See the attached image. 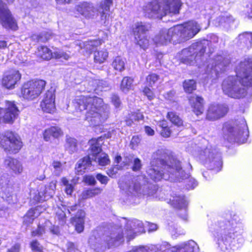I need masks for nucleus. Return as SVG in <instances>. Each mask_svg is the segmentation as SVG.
Here are the masks:
<instances>
[{
	"label": "nucleus",
	"instance_id": "obj_32",
	"mask_svg": "<svg viewBox=\"0 0 252 252\" xmlns=\"http://www.w3.org/2000/svg\"><path fill=\"white\" fill-rule=\"evenodd\" d=\"M85 213L82 210L77 212V215L72 219V223L75 226L76 230L81 233L84 230V217Z\"/></svg>",
	"mask_w": 252,
	"mask_h": 252
},
{
	"label": "nucleus",
	"instance_id": "obj_25",
	"mask_svg": "<svg viewBox=\"0 0 252 252\" xmlns=\"http://www.w3.org/2000/svg\"><path fill=\"white\" fill-rule=\"evenodd\" d=\"M76 10L82 16L87 18H93L96 13L97 10L90 3L83 2L76 7Z\"/></svg>",
	"mask_w": 252,
	"mask_h": 252
},
{
	"label": "nucleus",
	"instance_id": "obj_33",
	"mask_svg": "<svg viewBox=\"0 0 252 252\" xmlns=\"http://www.w3.org/2000/svg\"><path fill=\"white\" fill-rule=\"evenodd\" d=\"M124 190L126 194L130 197L138 196L141 194L140 184L133 182L129 184H126Z\"/></svg>",
	"mask_w": 252,
	"mask_h": 252
},
{
	"label": "nucleus",
	"instance_id": "obj_50",
	"mask_svg": "<svg viewBox=\"0 0 252 252\" xmlns=\"http://www.w3.org/2000/svg\"><path fill=\"white\" fill-rule=\"evenodd\" d=\"M52 166L54 169V174L56 176H60L63 169V164L58 161H53L52 163Z\"/></svg>",
	"mask_w": 252,
	"mask_h": 252
},
{
	"label": "nucleus",
	"instance_id": "obj_39",
	"mask_svg": "<svg viewBox=\"0 0 252 252\" xmlns=\"http://www.w3.org/2000/svg\"><path fill=\"white\" fill-rule=\"evenodd\" d=\"M108 57V52L105 48H99L94 53V60L96 63H103Z\"/></svg>",
	"mask_w": 252,
	"mask_h": 252
},
{
	"label": "nucleus",
	"instance_id": "obj_60",
	"mask_svg": "<svg viewBox=\"0 0 252 252\" xmlns=\"http://www.w3.org/2000/svg\"><path fill=\"white\" fill-rule=\"evenodd\" d=\"M222 60L223 58L221 56H219L217 57L215 66H212V67H214V69L215 70H217V67L220 68V66H222V65H225V64Z\"/></svg>",
	"mask_w": 252,
	"mask_h": 252
},
{
	"label": "nucleus",
	"instance_id": "obj_12",
	"mask_svg": "<svg viewBox=\"0 0 252 252\" xmlns=\"http://www.w3.org/2000/svg\"><path fill=\"white\" fill-rule=\"evenodd\" d=\"M7 3H12L14 0H5ZM0 23L6 29L16 31L18 29L17 23L8 9L6 4L0 0Z\"/></svg>",
	"mask_w": 252,
	"mask_h": 252
},
{
	"label": "nucleus",
	"instance_id": "obj_31",
	"mask_svg": "<svg viewBox=\"0 0 252 252\" xmlns=\"http://www.w3.org/2000/svg\"><path fill=\"white\" fill-rule=\"evenodd\" d=\"M167 202L174 207L179 209L185 208L188 205V202L184 196L176 194L172 195Z\"/></svg>",
	"mask_w": 252,
	"mask_h": 252
},
{
	"label": "nucleus",
	"instance_id": "obj_3",
	"mask_svg": "<svg viewBox=\"0 0 252 252\" xmlns=\"http://www.w3.org/2000/svg\"><path fill=\"white\" fill-rule=\"evenodd\" d=\"M215 231L218 246L222 252H233L243 242V225L240 222L234 220L220 222Z\"/></svg>",
	"mask_w": 252,
	"mask_h": 252
},
{
	"label": "nucleus",
	"instance_id": "obj_19",
	"mask_svg": "<svg viewBox=\"0 0 252 252\" xmlns=\"http://www.w3.org/2000/svg\"><path fill=\"white\" fill-rule=\"evenodd\" d=\"M55 94L54 90H49L44 95L40 103L42 110L46 113H53L56 110Z\"/></svg>",
	"mask_w": 252,
	"mask_h": 252
},
{
	"label": "nucleus",
	"instance_id": "obj_42",
	"mask_svg": "<svg viewBox=\"0 0 252 252\" xmlns=\"http://www.w3.org/2000/svg\"><path fill=\"white\" fill-rule=\"evenodd\" d=\"M52 33L50 32L43 31L38 34H33L32 38L37 42H44L49 39Z\"/></svg>",
	"mask_w": 252,
	"mask_h": 252
},
{
	"label": "nucleus",
	"instance_id": "obj_29",
	"mask_svg": "<svg viewBox=\"0 0 252 252\" xmlns=\"http://www.w3.org/2000/svg\"><path fill=\"white\" fill-rule=\"evenodd\" d=\"M237 46L252 47V32H246L240 34L236 39Z\"/></svg>",
	"mask_w": 252,
	"mask_h": 252
},
{
	"label": "nucleus",
	"instance_id": "obj_2",
	"mask_svg": "<svg viewBox=\"0 0 252 252\" xmlns=\"http://www.w3.org/2000/svg\"><path fill=\"white\" fill-rule=\"evenodd\" d=\"M74 106L77 110H86L85 120L90 126H101L108 118L109 112L103 100L98 97L80 96L75 100Z\"/></svg>",
	"mask_w": 252,
	"mask_h": 252
},
{
	"label": "nucleus",
	"instance_id": "obj_17",
	"mask_svg": "<svg viewBox=\"0 0 252 252\" xmlns=\"http://www.w3.org/2000/svg\"><path fill=\"white\" fill-rule=\"evenodd\" d=\"M125 227V235L129 240L134 238L136 235L145 232L142 222L138 220L127 221Z\"/></svg>",
	"mask_w": 252,
	"mask_h": 252
},
{
	"label": "nucleus",
	"instance_id": "obj_24",
	"mask_svg": "<svg viewBox=\"0 0 252 252\" xmlns=\"http://www.w3.org/2000/svg\"><path fill=\"white\" fill-rule=\"evenodd\" d=\"M4 166L15 174H20L23 171L22 163L16 159L8 157L3 162Z\"/></svg>",
	"mask_w": 252,
	"mask_h": 252
},
{
	"label": "nucleus",
	"instance_id": "obj_55",
	"mask_svg": "<svg viewBox=\"0 0 252 252\" xmlns=\"http://www.w3.org/2000/svg\"><path fill=\"white\" fill-rule=\"evenodd\" d=\"M56 218L58 219L59 223L61 225H63L65 222V213L61 210H59L57 212Z\"/></svg>",
	"mask_w": 252,
	"mask_h": 252
},
{
	"label": "nucleus",
	"instance_id": "obj_18",
	"mask_svg": "<svg viewBox=\"0 0 252 252\" xmlns=\"http://www.w3.org/2000/svg\"><path fill=\"white\" fill-rule=\"evenodd\" d=\"M228 107L225 104H211L208 110L206 118L215 121L224 117L228 112Z\"/></svg>",
	"mask_w": 252,
	"mask_h": 252
},
{
	"label": "nucleus",
	"instance_id": "obj_46",
	"mask_svg": "<svg viewBox=\"0 0 252 252\" xmlns=\"http://www.w3.org/2000/svg\"><path fill=\"white\" fill-rule=\"evenodd\" d=\"M167 118L175 126L178 127L183 126V121L175 112H168L167 115Z\"/></svg>",
	"mask_w": 252,
	"mask_h": 252
},
{
	"label": "nucleus",
	"instance_id": "obj_1",
	"mask_svg": "<svg viewBox=\"0 0 252 252\" xmlns=\"http://www.w3.org/2000/svg\"><path fill=\"white\" fill-rule=\"evenodd\" d=\"M236 72L239 81L235 76H228L222 82V90L228 96L241 98L247 94L244 87L252 86V58L241 61L236 67Z\"/></svg>",
	"mask_w": 252,
	"mask_h": 252
},
{
	"label": "nucleus",
	"instance_id": "obj_7",
	"mask_svg": "<svg viewBox=\"0 0 252 252\" xmlns=\"http://www.w3.org/2000/svg\"><path fill=\"white\" fill-rule=\"evenodd\" d=\"M121 230L118 229L103 234L100 238L96 239L95 244L94 245L95 251L102 252L112 246H116L123 242V235Z\"/></svg>",
	"mask_w": 252,
	"mask_h": 252
},
{
	"label": "nucleus",
	"instance_id": "obj_28",
	"mask_svg": "<svg viewBox=\"0 0 252 252\" xmlns=\"http://www.w3.org/2000/svg\"><path fill=\"white\" fill-rule=\"evenodd\" d=\"M189 103L196 115L201 114L203 111V99L202 97L193 95L189 98Z\"/></svg>",
	"mask_w": 252,
	"mask_h": 252
},
{
	"label": "nucleus",
	"instance_id": "obj_37",
	"mask_svg": "<svg viewBox=\"0 0 252 252\" xmlns=\"http://www.w3.org/2000/svg\"><path fill=\"white\" fill-rule=\"evenodd\" d=\"M121 160L122 158L121 156H117L115 157V163L116 164L115 166H117V167L110 169L107 171V174L109 176L113 177L116 174L117 169L121 168L128 164V162L127 161H123V162L121 163Z\"/></svg>",
	"mask_w": 252,
	"mask_h": 252
},
{
	"label": "nucleus",
	"instance_id": "obj_57",
	"mask_svg": "<svg viewBox=\"0 0 252 252\" xmlns=\"http://www.w3.org/2000/svg\"><path fill=\"white\" fill-rule=\"evenodd\" d=\"M144 94L147 96L149 100H152L155 97L153 91L148 87H145L143 90Z\"/></svg>",
	"mask_w": 252,
	"mask_h": 252
},
{
	"label": "nucleus",
	"instance_id": "obj_40",
	"mask_svg": "<svg viewBox=\"0 0 252 252\" xmlns=\"http://www.w3.org/2000/svg\"><path fill=\"white\" fill-rule=\"evenodd\" d=\"M101 40H88L85 41H77L75 42V45L80 47H97L102 44Z\"/></svg>",
	"mask_w": 252,
	"mask_h": 252
},
{
	"label": "nucleus",
	"instance_id": "obj_59",
	"mask_svg": "<svg viewBox=\"0 0 252 252\" xmlns=\"http://www.w3.org/2000/svg\"><path fill=\"white\" fill-rule=\"evenodd\" d=\"M96 178L101 184L105 185L107 184L109 180L107 176L103 175L101 174H97L96 176Z\"/></svg>",
	"mask_w": 252,
	"mask_h": 252
},
{
	"label": "nucleus",
	"instance_id": "obj_49",
	"mask_svg": "<svg viewBox=\"0 0 252 252\" xmlns=\"http://www.w3.org/2000/svg\"><path fill=\"white\" fill-rule=\"evenodd\" d=\"M183 87L185 92L190 93L196 89V83L193 80H185Z\"/></svg>",
	"mask_w": 252,
	"mask_h": 252
},
{
	"label": "nucleus",
	"instance_id": "obj_21",
	"mask_svg": "<svg viewBox=\"0 0 252 252\" xmlns=\"http://www.w3.org/2000/svg\"><path fill=\"white\" fill-rule=\"evenodd\" d=\"M21 75L19 71L12 70L6 72L2 79V84L6 88L12 89L20 80Z\"/></svg>",
	"mask_w": 252,
	"mask_h": 252
},
{
	"label": "nucleus",
	"instance_id": "obj_30",
	"mask_svg": "<svg viewBox=\"0 0 252 252\" xmlns=\"http://www.w3.org/2000/svg\"><path fill=\"white\" fill-rule=\"evenodd\" d=\"M91 156L84 157L78 160L76 164L75 170L78 174L82 175L87 170L90 169L91 166Z\"/></svg>",
	"mask_w": 252,
	"mask_h": 252
},
{
	"label": "nucleus",
	"instance_id": "obj_56",
	"mask_svg": "<svg viewBox=\"0 0 252 252\" xmlns=\"http://www.w3.org/2000/svg\"><path fill=\"white\" fill-rule=\"evenodd\" d=\"M45 232V229L44 227L39 225L37 228L35 230H33L32 232V237L35 236H41Z\"/></svg>",
	"mask_w": 252,
	"mask_h": 252
},
{
	"label": "nucleus",
	"instance_id": "obj_5",
	"mask_svg": "<svg viewBox=\"0 0 252 252\" xmlns=\"http://www.w3.org/2000/svg\"><path fill=\"white\" fill-rule=\"evenodd\" d=\"M222 131L224 138L230 142L245 143L249 136V131L245 120L241 118L235 122L225 123Z\"/></svg>",
	"mask_w": 252,
	"mask_h": 252
},
{
	"label": "nucleus",
	"instance_id": "obj_15",
	"mask_svg": "<svg viewBox=\"0 0 252 252\" xmlns=\"http://www.w3.org/2000/svg\"><path fill=\"white\" fill-rule=\"evenodd\" d=\"M56 182L52 181L45 187H41L40 190L31 191V197L36 202L45 201L51 198L55 193Z\"/></svg>",
	"mask_w": 252,
	"mask_h": 252
},
{
	"label": "nucleus",
	"instance_id": "obj_52",
	"mask_svg": "<svg viewBox=\"0 0 252 252\" xmlns=\"http://www.w3.org/2000/svg\"><path fill=\"white\" fill-rule=\"evenodd\" d=\"M153 249V246L134 247L128 252H151Z\"/></svg>",
	"mask_w": 252,
	"mask_h": 252
},
{
	"label": "nucleus",
	"instance_id": "obj_62",
	"mask_svg": "<svg viewBox=\"0 0 252 252\" xmlns=\"http://www.w3.org/2000/svg\"><path fill=\"white\" fill-rule=\"evenodd\" d=\"M8 182L9 180L7 174H4L0 177V184L2 186V187H4L8 185Z\"/></svg>",
	"mask_w": 252,
	"mask_h": 252
},
{
	"label": "nucleus",
	"instance_id": "obj_51",
	"mask_svg": "<svg viewBox=\"0 0 252 252\" xmlns=\"http://www.w3.org/2000/svg\"><path fill=\"white\" fill-rule=\"evenodd\" d=\"M30 247L33 252H43V246L36 240H32L31 242Z\"/></svg>",
	"mask_w": 252,
	"mask_h": 252
},
{
	"label": "nucleus",
	"instance_id": "obj_22",
	"mask_svg": "<svg viewBox=\"0 0 252 252\" xmlns=\"http://www.w3.org/2000/svg\"><path fill=\"white\" fill-rule=\"evenodd\" d=\"M37 56L46 60H49L52 58L55 59L63 58L67 60L69 57L68 54L62 52L54 51L53 53L49 48H37Z\"/></svg>",
	"mask_w": 252,
	"mask_h": 252
},
{
	"label": "nucleus",
	"instance_id": "obj_43",
	"mask_svg": "<svg viewBox=\"0 0 252 252\" xmlns=\"http://www.w3.org/2000/svg\"><path fill=\"white\" fill-rule=\"evenodd\" d=\"M143 115L139 112L132 113L128 115V117L126 120V124L127 126H131L134 123V121H138L142 120Z\"/></svg>",
	"mask_w": 252,
	"mask_h": 252
},
{
	"label": "nucleus",
	"instance_id": "obj_26",
	"mask_svg": "<svg viewBox=\"0 0 252 252\" xmlns=\"http://www.w3.org/2000/svg\"><path fill=\"white\" fill-rule=\"evenodd\" d=\"M182 5L181 0H166L163 7L165 15L168 13H179Z\"/></svg>",
	"mask_w": 252,
	"mask_h": 252
},
{
	"label": "nucleus",
	"instance_id": "obj_36",
	"mask_svg": "<svg viewBox=\"0 0 252 252\" xmlns=\"http://www.w3.org/2000/svg\"><path fill=\"white\" fill-rule=\"evenodd\" d=\"M155 40L156 42L162 46H167L169 42L173 43L172 36L168 34V30L160 32L159 34L156 36Z\"/></svg>",
	"mask_w": 252,
	"mask_h": 252
},
{
	"label": "nucleus",
	"instance_id": "obj_64",
	"mask_svg": "<svg viewBox=\"0 0 252 252\" xmlns=\"http://www.w3.org/2000/svg\"><path fill=\"white\" fill-rule=\"evenodd\" d=\"M210 41L208 40L203 39L197 42V46L200 47H206V46H210Z\"/></svg>",
	"mask_w": 252,
	"mask_h": 252
},
{
	"label": "nucleus",
	"instance_id": "obj_48",
	"mask_svg": "<svg viewBox=\"0 0 252 252\" xmlns=\"http://www.w3.org/2000/svg\"><path fill=\"white\" fill-rule=\"evenodd\" d=\"M113 3V0H104L101 1L99 6L98 11L105 15L106 12L109 11L110 7Z\"/></svg>",
	"mask_w": 252,
	"mask_h": 252
},
{
	"label": "nucleus",
	"instance_id": "obj_34",
	"mask_svg": "<svg viewBox=\"0 0 252 252\" xmlns=\"http://www.w3.org/2000/svg\"><path fill=\"white\" fill-rule=\"evenodd\" d=\"M40 206H37L34 209L29 210L23 218V223L27 226L32 223L33 220L37 217L41 211Z\"/></svg>",
	"mask_w": 252,
	"mask_h": 252
},
{
	"label": "nucleus",
	"instance_id": "obj_16",
	"mask_svg": "<svg viewBox=\"0 0 252 252\" xmlns=\"http://www.w3.org/2000/svg\"><path fill=\"white\" fill-rule=\"evenodd\" d=\"M19 110L13 101H6L5 109H0V115L3 121L7 123H12L17 118Z\"/></svg>",
	"mask_w": 252,
	"mask_h": 252
},
{
	"label": "nucleus",
	"instance_id": "obj_23",
	"mask_svg": "<svg viewBox=\"0 0 252 252\" xmlns=\"http://www.w3.org/2000/svg\"><path fill=\"white\" fill-rule=\"evenodd\" d=\"M199 250L197 244L191 240L173 247L171 251L173 252H198Z\"/></svg>",
	"mask_w": 252,
	"mask_h": 252
},
{
	"label": "nucleus",
	"instance_id": "obj_14",
	"mask_svg": "<svg viewBox=\"0 0 252 252\" xmlns=\"http://www.w3.org/2000/svg\"><path fill=\"white\" fill-rule=\"evenodd\" d=\"M145 16L150 18L161 19L165 16L164 8L158 0H153L146 3L143 7Z\"/></svg>",
	"mask_w": 252,
	"mask_h": 252
},
{
	"label": "nucleus",
	"instance_id": "obj_6",
	"mask_svg": "<svg viewBox=\"0 0 252 252\" xmlns=\"http://www.w3.org/2000/svg\"><path fill=\"white\" fill-rule=\"evenodd\" d=\"M201 28L197 22L191 20L170 28L168 34L172 36L173 44H176L193 38L200 32Z\"/></svg>",
	"mask_w": 252,
	"mask_h": 252
},
{
	"label": "nucleus",
	"instance_id": "obj_45",
	"mask_svg": "<svg viewBox=\"0 0 252 252\" xmlns=\"http://www.w3.org/2000/svg\"><path fill=\"white\" fill-rule=\"evenodd\" d=\"M133 79L128 77H125L122 81L121 88L124 92H127L132 88Z\"/></svg>",
	"mask_w": 252,
	"mask_h": 252
},
{
	"label": "nucleus",
	"instance_id": "obj_8",
	"mask_svg": "<svg viewBox=\"0 0 252 252\" xmlns=\"http://www.w3.org/2000/svg\"><path fill=\"white\" fill-rule=\"evenodd\" d=\"M200 160L210 170L217 172L220 170L222 161L220 154L216 149L209 145L201 150L198 156Z\"/></svg>",
	"mask_w": 252,
	"mask_h": 252
},
{
	"label": "nucleus",
	"instance_id": "obj_9",
	"mask_svg": "<svg viewBox=\"0 0 252 252\" xmlns=\"http://www.w3.org/2000/svg\"><path fill=\"white\" fill-rule=\"evenodd\" d=\"M45 85L46 82L43 80L28 81L21 88V96L28 100H33L40 95Z\"/></svg>",
	"mask_w": 252,
	"mask_h": 252
},
{
	"label": "nucleus",
	"instance_id": "obj_38",
	"mask_svg": "<svg viewBox=\"0 0 252 252\" xmlns=\"http://www.w3.org/2000/svg\"><path fill=\"white\" fill-rule=\"evenodd\" d=\"M78 180V178H74L71 181V183H70L65 177L62 178L61 182L63 185L65 187V191L67 194H71L74 189V185L76 184Z\"/></svg>",
	"mask_w": 252,
	"mask_h": 252
},
{
	"label": "nucleus",
	"instance_id": "obj_13",
	"mask_svg": "<svg viewBox=\"0 0 252 252\" xmlns=\"http://www.w3.org/2000/svg\"><path fill=\"white\" fill-rule=\"evenodd\" d=\"M147 26L142 22H137L132 27V32L134 38V42L140 46L143 47L148 43L147 32Z\"/></svg>",
	"mask_w": 252,
	"mask_h": 252
},
{
	"label": "nucleus",
	"instance_id": "obj_53",
	"mask_svg": "<svg viewBox=\"0 0 252 252\" xmlns=\"http://www.w3.org/2000/svg\"><path fill=\"white\" fill-rule=\"evenodd\" d=\"M158 76L155 73L149 74L146 78V82L150 87H153L155 83L158 80Z\"/></svg>",
	"mask_w": 252,
	"mask_h": 252
},
{
	"label": "nucleus",
	"instance_id": "obj_58",
	"mask_svg": "<svg viewBox=\"0 0 252 252\" xmlns=\"http://www.w3.org/2000/svg\"><path fill=\"white\" fill-rule=\"evenodd\" d=\"M84 181L90 185H95L96 181L94 177L92 175H86L84 177Z\"/></svg>",
	"mask_w": 252,
	"mask_h": 252
},
{
	"label": "nucleus",
	"instance_id": "obj_4",
	"mask_svg": "<svg viewBox=\"0 0 252 252\" xmlns=\"http://www.w3.org/2000/svg\"><path fill=\"white\" fill-rule=\"evenodd\" d=\"M165 154L163 149L158 150L154 153L151 166L147 170L148 177L155 182L159 181L162 179L165 180L174 179L176 169L174 161L177 160L173 159L170 161V164H167L163 158Z\"/></svg>",
	"mask_w": 252,
	"mask_h": 252
},
{
	"label": "nucleus",
	"instance_id": "obj_11",
	"mask_svg": "<svg viewBox=\"0 0 252 252\" xmlns=\"http://www.w3.org/2000/svg\"><path fill=\"white\" fill-rule=\"evenodd\" d=\"M101 138L100 137L97 139L93 138L89 141V152L92 159L98 163L100 166H103L109 164L110 159L107 154L101 152V149L99 142Z\"/></svg>",
	"mask_w": 252,
	"mask_h": 252
},
{
	"label": "nucleus",
	"instance_id": "obj_63",
	"mask_svg": "<svg viewBox=\"0 0 252 252\" xmlns=\"http://www.w3.org/2000/svg\"><path fill=\"white\" fill-rule=\"evenodd\" d=\"M160 134L165 138L169 137L171 135V131L168 127H165L161 129Z\"/></svg>",
	"mask_w": 252,
	"mask_h": 252
},
{
	"label": "nucleus",
	"instance_id": "obj_61",
	"mask_svg": "<svg viewBox=\"0 0 252 252\" xmlns=\"http://www.w3.org/2000/svg\"><path fill=\"white\" fill-rule=\"evenodd\" d=\"M141 160L138 158H135L133 161V165L132 166V170L134 171L139 170L141 168Z\"/></svg>",
	"mask_w": 252,
	"mask_h": 252
},
{
	"label": "nucleus",
	"instance_id": "obj_20",
	"mask_svg": "<svg viewBox=\"0 0 252 252\" xmlns=\"http://www.w3.org/2000/svg\"><path fill=\"white\" fill-rule=\"evenodd\" d=\"M174 162L176 166L174 178L179 179V181H180V179H184L185 178L187 189H193L197 186V181L193 178H189V175L186 174L182 170L179 160H175Z\"/></svg>",
	"mask_w": 252,
	"mask_h": 252
},
{
	"label": "nucleus",
	"instance_id": "obj_27",
	"mask_svg": "<svg viewBox=\"0 0 252 252\" xmlns=\"http://www.w3.org/2000/svg\"><path fill=\"white\" fill-rule=\"evenodd\" d=\"M235 19L228 14H225L217 17L214 20V24L216 26H222L226 29L229 28L234 23Z\"/></svg>",
	"mask_w": 252,
	"mask_h": 252
},
{
	"label": "nucleus",
	"instance_id": "obj_54",
	"mask_svg": "<svg viewBox=\"0 0 252 252\" xmlns=\"http://www.w3.org/2000/svg\"><path fill=\"white\" fill-rule=\"evenodd\" d=\"M45 226L49 227V230L53 234L58 235L60 233L59 227L56 225H52L49 221H46L45 222Z\"/></svg>",
	"mask_w": 252,
	"mask_h": 252
},
{
	"label": "nucleus",
	"instance_id": "obj_10",
	"mask_svg": "<svg viewBox=\"0 0 252 252\" xmlns=\"http://www.w3.org/2000/svg\"><path fill=\"white\" fill-rule=\"evenodd\" d=\"M0 146L6 151L16 153L22 147L19 135L11 131L0 132Z\"/></svg>",
	"mask_w": 252,
	"mask_h": 252
},
{
	"label": "nucleus",
	"instance_id": "obj_44",
	"mask_svg": "<svg viewBox=\"0 0 252 252\" xmlns=\"http://www.w3.org/2000/svg\"><path fill=\"white\" fill-rule=\"evenodd\" d=\"M112 65L114 69L121 72L125 69V61L120 57H117L113 61Z\"/></svg>",
	"mask_w": 252,
	"mask_h": 252
},
{
	"label": "nucleus",
	"instance_id": "obj_41",
	"mask_svg": "<svg viewBox=\"0 0 252 252\" xmlns=\"http://www.w3.org/2000/svg\"><path fill=\"white\" fill-rule=\"evenodd\" d=\"M101 191L102 189L99 188L85 190L82 193V199H86L89 198L93 197L100 194L101 192Z\"/></svg>",
	"mask_w": 252,
	"mask_h": 252
},
{
	"label": "nucleus",
	"instance_id": "obj_35",
	"mask_svg": "<svg viewBox=\"0 0 252 252\" xmlns=\"http://www.w3.org/2000/svg\"><path fill=\"white\" fill-rule=\"evenodd\" d=\"M62 135L63 132L61 128L58 126H51L48 128L43 133V138L46 141H50L51 136L57 138Z\"/></svg>",
	"mask_w": 252,
	"mask_h": 252
},
{
	"label": "nucleus",
	"instance_id": "obj_47",
	"mask_svg": "<svg viewBox=\"0 0 252 252\" xmlns=\"http://www.w3.org/2000/svg\"><path fill=\"white\" fill-rule=\"evenodd\" d=\"M65 148L70 153L75 152L77 150L76 140L72 137H67L66 139Z\"/></svg>",
	"mask_w": 252,
	"mask_h": 252
}]
</instances>
